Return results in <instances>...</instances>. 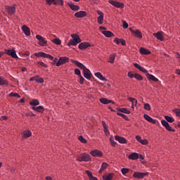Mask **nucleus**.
Here are the masks:
<instances>
[{"mask_svg":"<svg viewBox=\"0 0 180 180\" xmlns=\"http://www.w3.org/2000/svg\"><path fill=\"white\" fill-rule=\"evenodd\" d=\"M79 141H81V143H83L84 144H86V139H85L84 136H82V135L79 136Z\"/></svg>","mask_w":180,"mask_h":180,"instance_id":"de8ad7c7","label":"nucleus"},{"mask_svg":"<svg viewBox=\"0 0 180 180\" xmlns=\"http://www.w3.org/2000/svg\"><path fill=\"white\" fill-rule=\"evenodd\" d=\"M128 101L131 103L132 109H134V106H137V99L134 98L129 97Z\"/></svg>","mask_w":180,"mask_h":180,"instance_id":"a878e982","label":"nucleus"},{"mask_svg":"<svg viewBox=\"0 0 180 180\" xmlns=\"http://www.w3.org/2000/svg\"><path fill=\"white\" fill-rule=\"evenodd\" d=\"M79 83L80 84V85H84V82L85 81V79L84 78V77H82V75H80L79 76Z\"/></svg>","mask_w":180,"mask_h":180,"instance_id":"49530a36","label":"nucleus"},{"mask_svg":"<svg viewBox=\"0 0 180 180\" xmlns=\"http://www.w3.org/2000/svg\"><path fill=\"white\" fill-rule=\"evenodd\" d=\"M113 176H115V174L110 173L107 176H103V180H112V179H113Z\"/></svg>","mask_w":180,"mask_h":180,"instance_id":"72a5a7b5","label":"nucleus"},{"mask_svg":"<svg viewBox=\"0 0 180 180\" xmlns=\"http://www.w3.org/2000/svg\"><path fill=\"white\" fill-rule=\"evenodd\" d=\"M153 36L158 39V40H160V41H164V35L160 32L157 33H154Z\"/></svg>","mask_w":180,"mask_h":180,"instance_id":"b1692460","label":"nucleus"},{"mask_svg":"<svg viewBox=\"0 0 180 180\" xmlns=\"http://www.w3.org/2000/svg\"><path fill=\"white\" fill-rule=\"evenodd\" d=\"M30 105L31 106H39V105H40V102L37 99H33L31 102H30Z\"/></svg>","mask_w":180,"mask_h":180,"instance_id":"e433bc0d","label":"nucleus"},{"mask_svg":"<svg viewBox=\"0 0 180 180\" xmlns=\"http://www.w3.org/2000/svg\"><path fill=\"white\" fill-rule=\"evenodd\" d=\"M53 5L57 6L59 5L60 6H64V0H55Z\"/></svg>","mask_w":180,"mask_h":180,"instance_id":"58836bf2","label":"nucleus"},{"mask_svg":"<svg viewBox=\"0 0 180 180\" xmlns=\"http://www.w3.org/2000/svg\"><path fill=\"white\" fill-rule=\"evenodd\" d=\"M134 79H137V81H143V77L139 73L134 74Z\"/></svg>","mask_w":180,"mask_h":180,"instance_id":"c03bdc74","label":"nucleus"},{"mask_svg":"<svg viewBox=\"0 0 180 180\" xmlns=\"http://www.w3.org/2000/svg\"><path fill=\"white\" fill-rule=\"evenodd\" d=\"M90 155H92V157H103V153L102 151L98 150V149H94L90 152Z\"/></svg>","mask_w":180,"mask_h":180,"instance_id":"9b49d317","label":"nucleus"},{"mask_svg":"<svg viewBox=\"0 0 180 180\" xmlns=\"http://www.w3.org/2000/svg\"><path fill=\"white\" fill-rule=\"evenodd\" d=\"M117 116H121V117L122 119H124V120H127V122L130 121V119L129 118V117H127L126 115L121 113V112H117Z\"/></svg>","mask_w":180,"mask_h":180,"instance_id":"a19ab883","label":"nucleus"},{"mask_svg":"<svg viewBox=\"0 0 180 180\" xmlns=\"http://www.w3.org/2000/svg\"><path fill=\"white\" fill-rule=\"evenodd\" d=\"M96 13L100 15L97 18L98 25H103V13L101 11H96Z\"/></svg>","mask_w":180,"mask_h":180,"instance_id":"2eb2a0df","label":"nucleus"},{"mask_svg":"<svg viewBox=\"0 0 180 180\" xmlns=\"http://www.w3.org/2000/svg\"><path fill=\"white\" fill-rule=\"evenodd\" d=\"M115 58H116V55L115 54H110L109 56V60L108 63H110V64H113V63H115Z\"/></svg>","mask_w":180,"mask_h":180,"instance_id":"ea45409f","label":"nucleus"},{"mask_svg":"<svg viewBox=\"0 0 180 180\" xmlns=\"http://www.w3.org/2000/svg\"><path fill=\"white\" fill-rule=\"evenodd\" d=\"M176 58H178L179 59V61L180 63V54L179 53H176Z\"/></svg>","mask_w":180,"mask_h":180,"instance_id":"774afa93","label":"nucleus"},{"mask_svg":"<svg viewBox=\"0 0 180 180\" xmlns=\"http://www.w3.org/2000/svg\"><path fill=\"white\" fill-rule=\"evenodd\" d=\"M25 115L27 117H28V116H30L31 117H34V116H36V114L33 113L32 112H27Z\"/></svg>","mask_w":180,"mask_h":180,"instance_id":"5fc2aeb1","label":"nucleus"},{"mask_svg":"<svg viewBox=\"0 0 180 180\" xmlns=\"http://www.w3.org/2000/svg\"><path fill=\"white\" fill-rule=\"evenodd\" d=\"M109 167V165L107 162H103L101 165V167L100 170L98 171L99 174H102Z\"/></svg>","mask_w":180,"mask_h":180,"instance_id":"c756f323","label":"nucleus"},{"mask_svg":"<svg viewBox=\"0 0 180 180\" xmlns=\"http://www.w3.org/2000/svg\"><path fill=\"white\" fill-rule=\"evenodd\" d=\"M102 34H103L105 37H115V34L110 31H102Z\"/></svg>","mask_w":180,"mask_h":180,"instance_id":"cd10ccee","label":"nucleus"},{"mask_svg":"<svg viewBox=\"0 0 180 180\" xmlns=\"http://www.w3.org/2000/svg\"><path fill=\"white\" fill-rule=\"evenodd\" d=\"M128 158H129V160H139V155H138L137 153H131V155H129L128 156Z\"/></svg>","mask_w":180,"mask_h":180,"instance_id":"473e14b6","label":"nucleus"},{"mask_svg":"<svg viewBox=\"0 0 180 180\" xmlns=\"http://www.w3.org/2000/svg\"><path fill=\"white\" fill-rule=\"evenodd\" d=\"M161 123L162 126H164V127L166 129V130H167V131H172L173 133H174L175 129L172 128L171 125H169V123H168V121L165 120H162Z\"/></svg>","mask_w":180,"mask_h":180,"instance_id":"39448f33","label":"nucleus"},{"mask_svg":"<svg viewBox=\"0 0 180 180\" xmlns=\"http://www.w3.org/2000/svg\"><path fill=\"white\" fill-rule=\"evenodd\" d=\"M109 4L112 5V6H115V8H120L121 9H123L124 8V4L120 3L117 1L115 0H109L108 1Z\"/></svg>","mask_w":180,"mask_h":180,"instance_id":"0eeeda50","label":"nucleus"},{"mask_svg":"<svg viewBox=\"0 0 180 180\" xmlns=\"http://www.w3.org/2000/svg\"><path fill=\"white\" fill-rule=\"evenodd\" d=\"M143 109H145V110H151V105H150L148 103H145Z\"/></svg>","mask_w":180,"mask_h":180,"instance_id":"8fccbe9b","label":"nucleus"},{"mask_svg":"<svg viewBox=\"0 0 180 180\" xmlns=\"http://www.w3.org/2000/svg\"><path fill=\"white\" fill-rule=\"evenodd\" d=\"M141 144H143V146H147L148 144V140L144 139L141 140Z\"/></svg>","mask_w":180,"mask_h":180,"instance_id":"864d4df0","label":"nucleus"},{"mask_svg":"<svg viewBox=\"0 0 180 180\" xmlns=\"http://www.w3.org/2000/svg\"><path fill=\"white\" fill-rule=\"evenodd\" d=\"M36 39L37 40H39V46H41V47L44 46L45 44H47V40H46L43 37H41V35H37L36 36Z\"/></svg>","mask_w":180,"mask_h":180,"instance_id":"f8f14e48","label":"nucleus"},{"mask_svg":"<svg viewBox=\"0 0 180 180\" xmlns=\"http://www.w3.org/2000/svg\"><path fill=\"white\" fill-rule=\"evenodd\" d=\"M143 117L145 120H147V122H150V120H151V117H150V115H147V114H144L143 115Z\"/></svg>","mask_w":180,"mask_h":180,"instance_id":"4d7b16f0","label":"nucleus"},{"mask_svg":"<svg viewBox=\"0 0 180 180\" xmlns=\"http://www.w3.org/2000/svg\"><path fill=\"white\" fill-rule=\"evenodd\" d=\"M134 66L135 67V68H137V70H139V71H141V72H143V74H146V77L148 79V81H153L154 82H158V79H157V77L148 73V70L141 67V65H140L139 63H134Z\"/></svg>","mask_w":180,"mask_h":180,"instance_id":"f257e3e1","label":"nucleus"},{"mask_svg":"<svg viewBox=\"0 0 180 180\" xmlns=\"http://www.w3.org/2000/svg\"><path fill=\"white\" fill-rule=\"evenodd\" d=\"M67 63H70V58L67 56L60 57L58 62L56 63V67L64 65V64H67Z\"/></svg>","mask_w":180,"mask_h":180,"instance_id":"7ed1b4c3","label":"nucleus"},{"mask_svg":"<svg viewBox=\"0 0 180 180\" xmlns=\"http://www.w3.org/2000/svg\"><path fill=\"white\" fill-rule=\"evenodd\" d=\"M68 6H70V9L74 11H79V6L72 4L70 2L68 3Z\"/></svg>","mask_w":180,"mask_h":180,"instance_id":"bb28decb","label":"nucleus"},{"mask_svg":"<svg viewBox=\"0 0 180 180\" xmlns=\"http://www.w3.org/2000/svg\"><path fill=\"white\" fill-rule=\"evenodd\" d=\"M33 110H36V112H38L39 113H41V112H44V107L39 105L37 107H32Z\"/></svg>","mask_w":180,"mask_h":180,"instance_id":"2f4dec72","label":"nucleus"},{"mask_svg":"<svg viewBox=\"0 0 180 180\" xmlns=\"http://www.w3.org/2000/svg\"><path fill=\"white\" fill-rule=\"evenodd\" d=\"M71 62L73 63V64H75L77 65V67L80 68V70H82V71H84L86 68V67H85V65H84V64L78 62V60H75L74 59H71Z\"/></svg>","mask_w":180,"mask_h":180,"instance_id":"f3484780","label":"nucleus"},{"mask_svg":"<svg viewBox=\"0 0 180 180\" xmlns=\"http://www.w3.org/2000/svg\"><path fill=\"white\" fill-rule=\"evenodd\" d=\"M5 53L7 56H11L12 58H18V55L16 54V51H15V49H6Z\"/></svg>","mask_w":180,"mask_h":180,"instance_id":"9d476101","label":"nucleus"},{"mask_svg":"<svg viewBox=\"0 0 180 180\" xmlns=\"http://www.w3.org/2000/svg\"><path fill=\"white\" fill-rule=\"evenodd\" d=\"M129 169L127 168H122L121 169V172L122 174V175H126V174H127L129 172Z\"/></svg>","mask_w":180,"mask_h":180,"instance_id":"603ef678","label":"nucleus"},{"mask_svg":"<svg viewBox=\"0 0 180 180\" xmlns=\"http://www.w3.org/2000/svg\"><path fill=\"white\" fill-rule=\"evenodd\" d=\"M10 96H15L16 98H20V95H19V94L13 93V92L10 94Z\"/></svg>","mask_w":180,"mask_h":180,"instance_id":"bf43d9fd","label":"nucleus"},{"mask_svg":"<svg viewBox=\"0 0 180 180\" xmlns=\"http://www.w3.org/2000/svg\"><path fill=\"white\" fill-rule=\"evenodd\" d=\"M39 78V75H37L35 77H32L30 79V81H36Z\"/></svg>","mask_w":180,"mask_h":180,"instance_id":"338daca9","label":"nucleus"},{"mask_svg":"<svg viewBox=\"0 0 180 180\" xmlns=\"http://www.w3.org/2000/svg\"><path fill=\"white\" fill-rule=\"evenodd\" d=\"M140 54H143V56H148L151 54V51H148V49H146V48L141 47L139 49Z\"/></svg>","mask_w":180,"mask_h":180,"instance_id":"5701e85b","label":"nucleus"},{"mask_svg":"<svg viewBox=\"0 0 180 180\" xmlns=\"http://www.w3.org/2000/svg\"><path fill=\"white\" fill-rule=\"evenodd\" d=\"M32 136V131L30 130L24 131L21 134V139L25 140V139H29Z\"/></svg>","mask_w":180,"mask_h":180,"instance_id":"a211bd4d","label":"nucleus"},{"mask_svg":"<svg viewBox=\"0 0 180 180\" xmlns=\"http://www.w3.org/2000/svg\"><path fill=\"white\" fill-rule=\"evenodd\" d=\"M129 32L134 34L135 37H137L138 39H143V34L140 32L139 30H134L133 28L129 27Z\"/></svg>","mask_w":180,"mask_h":180,"instance_id":"1a4fd4ad","label":"nucleus"},{"mask_svg":"<svg viewBox=\"0 0 180 180\" xmlns=\"http://www.w3.org/2000/svg\"><path fill=\"white\" fill-rule=\"evenodd\" d=\"M37 64L40 65L41 67H43L44 68H48L49 65H46L44 63L38 61Z\"/></svg>","mask_w":180,"mask_h":180,"instance_id":"3c124183","label":"nucleus"},{"mask_svg":"<svg viewBox=\"0 0 180 180\" xmlns=\"http://www.w3.org/2000/svg\"><path fill=\"white\" fill-rule=\"evenodd\" d=\"M77 44H78L73 39H70L68 43V47H70L71 46H77Z\"/></svg>","mask_w":180,"mask_h":180,"instance_id":"37998d69","label":"nucleus"},{"mask_svg":"<svg viewBox=\"0 0 180 180\" xmlns=\"http://www.w3.org/2000/svg\"><path fill=\"white\" fill-rule=\"evenodd\" d=\"M34 56H35V57H43L44 58H49V60H54V57L53 56L42 51L35 53Z\"/></svg>","mask_w":180,"mask_h":180,"instance_id":"20e7f679","label":"nucleus"},{"mask_svg":"<svg viewBox=\"0 0 180 180\" xmlns=\"http://www.w3.org/2000/svg\"><path fill=\"white\" fill-rule=\"evenodd\" d=\"M85 174H86V175L88 176L89 180H98L97 177L94 176V175H92V172H91L89 170H86L85 171Z\"/></svg>","mask_w":180,"mask_h":180,"instance_id":"393cba45","label":"nucleus"},{"mask_svg":"<svg viewBox=\"0 0 180 180\" xmlns=\"http://www.w3.org/2000/svg\"><path fill=\"white\" fill-rule=\"evenodd\" d=\"M173 112L175 113L176 116L178 117H180V110L176 108L173 110Z\"/></svg>","mask_w":180,"mask_h":180,"instance_id":"6e6d98bb","label":"nucleus"},{"mask_svg":"<svg viewBox=\"0 0 180 180\" xmlns=\"http://www.w3.org/2000/svg\"><path fill=\"white\" fill-rule=\"evenodd\" d=\"M54 2H56V0H46V5H49L51 6V5H54Z\"/></svg>","mask_w":180,"mask_h":180,"instance_id":"09e8293b","label":"nucleus"},{"mask_svg":"<svg viewBox=\"0 0 180 180\" xmlns=\"http://www.w3.org/2000/svg\"><path fill=\"white\" fill-rule=\"evenodd\" d=\"M75 74L79 77V75H81V70H79L78 68L75 69Z\"/></svg>","mask_w":180,"mask_h":180,"instance_id":"680f3d73","label":"nucleus"},{"mask_svg":"<svg viewBox=\"0 0 180 180\" xmlns=\"http://www.w3.org/2000/svg\"><path fill=\"white\" fill-rule=\"evenodd\" d=\"M58 62V58H55L53 61H52V64H53V65H57V63Z\"/></svg>","mask_w":180,"mask_h":180,"instance_id":"e2e57ef3","label":"nucleus"},{"mask_svg":"<svg viewBox=\"0 0 180 180\" xmlns=\"http://www.w3.org/2000/svg\"><path fill=\"white\" fill-rule=\"evenodd\" d=\"M136 140H137V141H139V143H140L141 141V136L140 135H136L135 136Z\"/></svg>","mask_w":180,"mask_h":180,"instance_id":"0e129e2a","label":"nucleus"},{"mask_svg":"<svg viewBox=\"0 0 180 180\" xmlns=\"http://www.w3.org/2000/svg\"><path fill=\"white\" fill-rule=\"evenodd\" d=\"M115 139L120 144H127V139L123 136H119L118 135H116L115 136Z\"/></svg>","mask_w":180,"mask_h":180,"instance_id":"ddd939ff","label":"nucleus"},{"mask_svg":"<svg viewBox=\"0 0 180 180\" xmlns=\"http://www.w3.org/2000/svg\"><path fill=\"white\" fill-rule=\"evenodd\" d=\"M5 9H6L8 15H15V12H16V4L13 6H6Z\"/></svg>","mask_w":180,"mask_h":180,"instance_id":"6e6552de","label":"nucleus"},{"mask_svg":"<svg viewBox=\"0 0 180 180\" xmlns=\"http://www.w3.org/2000/svg\"><path fill=\"white\" fill-rule=\"evenodd\" d=\"M92 46L89 42H81L79 44V50H86L88 47H91Z\"/></svg>","mask_w":180,"mask_h":180,"instance_id":"4468645a","label":"nucleus"},{"mask_svg":"<svg viewBox=\"0 0 180 180\" xmlns=\"http://www.w3.org/2000/svg\"><path fill=\"white\" fill-rule=\"evenodd\" d=\"M165 119L168 123H174L175 122V119L171 116L165 115Z\"/></svg>","mask_w":180,"mask_h":180,"instance_id":"c9c22d12","label":"nucleus"},{"mask_svg":"<svg viewBox=\"0 0 180 180\" xmlns=\"http://www.w3.org/2000/svg\"><path fill=\"white\" fill-rule=\"evenodd\" d=\"M118 112H121L122 113H126L127 115H130V110H127V108H117Z\"/></svg>","mask_w":180,"mask_h":180,"instance_id":"f704fd0d","label":"nucleus"},{"mask_svg":"<svg viewBox=\"0 0 180 180\" xmlns=\"http://www.w3.org/2000/svg\"><path fill=\"white\" fill-rule=\"evenodd\" d=\"M122 27L123 29H127V27H129V24L127 22H126V21H122Z\"/></svg>","mask_w":180,"mask_h":180,"instance_id":"052dcab7","label":"nucleus"},{"mask_svg":"<svg viewBox=\"0 0 180 180\" xmlns=\"http://www.w3.org/2000/svg\"><path fill=\"white\" fill-rule=\"evenodd\" d=\"M110 143L111 144V146L112 147H116V145L117 144L115 141V139H113V137H110Z\"/></svg>","mask_w":180,"mask_h":180,"instance_id":"a18cd8bd","label":"nucleus"},{"mask_svg":"<svg viewBox=\"0 0 180 180\" xmlns=\"http://www.w3.org/2000/svg\"><path fill=\"white\" fill-rule=\"evenodd\" d=\"M84 77L86 79H91L92 78V73H91V70L89 69L86 68L83 71Z\"/></svg>","mask_w":180,"mask_h":180,"instance_id":"dca6fc26","label":"nucleus"},{"mask_svg":"<svg viewBox=\"0 0 180 180\" xmlns=\"http://www.w3.org/2000/svg\"><path fill=\"white\" fill-rule=\"evenodd\" d=\"M36 82H38V84H43V82H44V79L38 77V79L36 80Z\"/></svg>","mask_w":180,"mask_h":180,"instance_id":"13d9d810","label":"nucleus"},{"mask_svg":"<svg viewBox=\"0 0 180 180\" xmlns=\"http://www.w3.org/2000/svg\"><path fill=\"white\" fill-rule=\"evenodd\" d=\"M113 41L116 44H122V46H126V40H124L123 38H121V39L115 38L113 40Z\"/></svg>","mask_w":180,"mask_h":180,"instance_id":"412c9836","label":"nucleus"},{"mask_svg":"<svg viewBox=\"0 0 180 180\" xmlns=\"http://www.w3.org/2000/svg\"><path fill=\"white\" fill-rule=\"evenodd\" d=\"M94 75L98 78V79H101V81H108V79H106L103 75H102V73L101 72H96Z\"/></svg>","mask_w":180,"mask_h":180,"instance_id":"7c9ffc66","label":"nucleus"},{"mask_svg":"<svg viewBox=\"0 0 180 180\" xmlns=\"http://www.w3.org/2000/svg\"><path fill=\"white\" fill-rule=\"evenodd\" d=\"M22 30L25 33V36H30V28L27 25H23L22 27Z\"/></svg>","mask_w":180,"mask_h":180,"instance_id":"4be33fe9","label":"nucleus"},{"mask_svg":"<svg viewBox=\"0 0 180 180\" xmlns=\"http://www.w3.org/2000/svg\"><path fill=\"white\" fill-rule=\"evenodd\" d=\"M71 37L72 38V40H74L76 43H81V38H79V35L77 34H72Z\"/></svg>","mask_w":180,"mask_h":180,"instance_id":"c85d7f7f","label":"nucleus"},{"mask_svg":"<svg viewBox=\"0 0 180 180\" xmlns=\"http://www.w3.org/2000/svg\"><path fill=\"white\" fill-rule=\"evenodd\" d=\"M147 175H148V172H135L133 174V177L136 179H143V178H144V176H147Z\"/></svg>","mask_w":180,"mask_h":180,"instance_id":"423d86ee","label":"nucleus"},{"mask_svg":"<svg viewBox=\"0 0 180 180\" xmlns=\"http://www.w3.org/2000/svg\"><path fill=\"white\" fill-rule=\"evenodd\" d=\"M128 77L129 78H134V74H133L131 72H129Z\"/></svg>","mask_w":180,"mask_h":180,"instance_id":"69168bd1","label":"nucleus"},{"mask_svg":"<svg viewBox=\"0 0 180 180\" xmlns=\"http://www.w3.org/2000/svg\"><path fill=\"white\" fill-rule=\"evenodd\" d=\"M86 15H87L86 11H80L75 13V18H85Z\"/></svg>","mask_w":180,"mask_h":180,"instance_id":"aec40b11","label":"nucleus"},{"mask_svg":"<svg viewBox=\"0 0 180 180\" xmlns=\"http://www.w3.org/2000/svg\"><path fill=\"white\" fill-rule=\"evenodd\" d=\"M76 161H78V162H88L89 161H92V158L89 154L84 153H82L79 156H77Z\"/></svg>","mask_w":180,"mask_h":180,"instance_id":"f03ea898","label":"nucleus"},{"mask_svg":"<svg viewBox=\"0 0 180 180\" xmlns=\"http://www.w3.org/2000/svg\"><path fill=\"white\" fill-rule=\"evenodd\" d=\"M101 103H103V105H109V103H112V105H115V102L112 100H109L106 98H101L99 99Z\"/></svg>","mask_w":180,"mask_h":180,"instance_id":"6ab92c4d","label":"nucleus"},{"mask_svg":"<svg viewBox=\"0 0 180 180\" xmlns=\"http://www.w3.org/2000/svg\"><path fill=\"white\" fill-rule=\"evenodd\" d=\"M8 80L5 79V77L0 76V85H8Z\"/></svg>","mask_w":180,"mask_h":180,"instance_id":"4c0bfd02","label":"nucleus"},{"mask_svg":"<svg viewBox=\"0 0 180 180\" xmlns=\"http://www.w3.org/2000/svg\"><path fill=\"white\" fill-rule=\"evenodd\" d=\"M52 43H54V44H57L58 46H60L61 44V39L57 38V39H53L51 40Z\"/></svg>","mask_w":180,"mask_h":180,"instance_id":"79ce46f5","label":"nucleus"}]
</instances>
